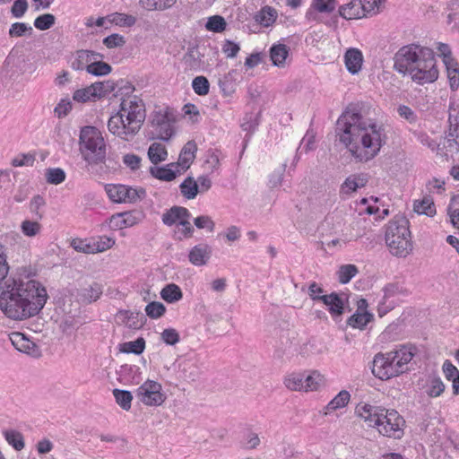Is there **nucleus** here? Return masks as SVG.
I'll list each match as a JSON object with an SVG mask.
<instances>
[{
    "label": "nucleus",
    "instance_id": "f257e3e1",
    "mask_svg": "<svg viewBox=\"0 0 459 459\" xmlns=\"http://www.w3.org/2000/svg\"><path fill=\"white\" fill-rule=\"evenodd\" d=\"M370 112L368 102L350 104L336 122L335 133L339 141L360 162L377 156L387 142L385 128L369 117Z\"/></svg>",
    "mask_w": 459,
    "mask_h": 459
},
{
    "label": "nucleus",
    "instance_id": "f03ea898",
    "mask_svg": "<svg viewBox=\"0 0 459 459\" xmlns=\"http://www.w3.org/2000/svg\"><path fill=\"white\" fill-rule=\"evenodd\" d=\"M47 299V290L37 281H7L0 293V310L11 319L23 320L38 315Z\"/></svg>",
    "mask_w": 459,
    "mask_h": 459
},
{
    "label": "nucleus",
    "instance_id": "7ed1b4c3",
    "mask_svg": "<svg viewBox=\"0 0 459 459\" xmlns=\"http://www.w3.org/2000/svg\"><path fill=\"white\" fill-rule=\"evenodd\" d=\"M146 117L145 105L139 96L120 101L119 110L108 121V131L124 141H131L142 128Z\"/></svg>",
    "mask_w": 459,
    "mask_h": 459
},
{
    "label": "nucleus",
    "instance_id": "20e7f679",
    "mask_svg": "<svg viewBox=\"0 0 459 459\" xmlns=\"http://www.w3.org/2000/svg\"><path fill=\"white\" fill-rule=\"evenodd\" d=\"M416 348L411 344H401L385 353L378 352L373 359L372 374L388 380L408 370V363L413 359Z\"/></svg>",
    "mask_w": 459,
    "mask_h": 459
},
{
    "label": "nucleus",
    "instance_id": "39448f33",
    "mask_svg": "<svg viewBox=\"0 0 459 459\" xmlns=\"http://www.w3.org/2000/svg\"><path fill=\"white\" fill-rule=\"evenodd\" d=\"M79 151L87 169L103 164L107 160V144L101 132L92 126H82L79 134Z\"/></svg>",
    "mask_w": 459,
    "mask_h": 459
},
{
    "label": "nucleus",
    "instance_id": "423d86ee",
    "mask_svg": "<svg viewBox=\"0 0 459 459\" xmlns=\"http://www.w3.org/2000/svg\"><path fill=\"white\" fill-rule=\"evenodd\" d=\"M385 243L390 252L399 257H406L412 250L409 221L403 215H396L385 230Z\"/></svg>",
    "mask_w": 459,
    "mask_h": 459
},
{
    "label": "nucleus",
    "instance_id": "0eeeda50",
    "mask_svg": "<svg viewBox=\"0 0 459 459\" xmlns=\"http://www.w3.org/2000/svg\"><path fill=\"white\" fill-rule=\"evenodd\" d=\"M407 74L411 75L413 82L420 85L435 82L438 77V71L434 51L423 50L422 59Z\"/></svg>",
    "mask_w": 459,
    "mask_h": 459
},
{
    "label": "nucleus",
    "instance_id": "6e6552de",
    "mask_svg": "<svg viewBox=\"0 0 459 459\" xmlns=\"http://www.w3.org/2000/svg\"><path fill=\"white\" fill-rule=\"evenodd\" d=\"M425 49L430 48L419 44H409L402 47L394 57V70L403 75L407 74L422 59L423 50Z\"/></svg>",
    "mask_w": 459,
    "mask_h": 459
},
{
    "label": "nucleus",
    "instance_id": "1a4fd4ad",
    "mask_svg": "<svg viewBox=\"0 0 459 459\" xmlns=\"http://www.w3.org/2000/svg\"><path fill=\"white\" fill-rule=\"evenodd\" d=\"M174 115L169 108L154 111L151 117V126L155 130L153 139L168 142L175 134Z\"/></svg>",
    "mask_w": 459,
    "mask_h": 459
},
{
    "label": "nucleus",
    "instance_id": "9d476101",
    "mask_svg": "<svg viewBox=\"0 0 459 459\" xmlns=\"http://www.w3.org/2000/svg\"><path fill=\"white\" fill-rule=\"evenodd\" d=\"M105 190L112 202L119 204H134L143 200L146 196V191L144 188H134L121 184H108L105 186Z\"/></svg>",
    "mask_w": 459,
    "mask_h": 459
},
{
    "label": "nucleus",
    "instance_id": "9b49d317",
    "mask_svg": "<svg viewBox=\"0 0 459 459\" xmlns=\"http://www.w3.org/2000/svg\"><path fill=\"white\" fill-rule=\"evenodd\" d=\"M136 398L147 406L161 405L167 396L162 393L161 385L154 380H146L135 390Z\"/></svg>",
    "mask_w": 459,
    "mask_h": 459
},
{
    "label": "nucleus",
    "instance_id": "f8f14e48",
    "mask_svg": "<svg viewBox=\"0 0 459 459\" xmlns=\"http://www.w3.org/2000/svg\"><path fill=\"white\" fill-rule=\"evenodd\" d=\"M404 425V419L395 410L386 409L377 428L383 436L401 438L403 436Z\"/></svg>",
    "mask_w": 459,
    "mask_h": 459
},
{
    "label": "nucleus",
    "instance_id": "ddd939ff",
    "mask_svg": "<svg viewBox=\"0 0 459 459\" xmlns=\"http://www.w3.org/2000/svg\"><path fill=\"white\" fill-rule=\"evenodd\" d=\"M348 298L345 293L332 292L329 295H323L321 301L328 307V311L333 318L336 319L342 316L344 313V301Z\"/></svg>",
    "mask_w": 459,
    "mask_h": 459
},
{
    "label": "nucleus",
    "instance_id": "4468645a",
    "mask_svg": "<svg viewBox=\"0 0 459 459\" xmlns=\"http://www.w3.org/2000/svg\"><path fill=\"white\" fill-rule=\"evenodd\" d=\"M197 152V145L195 141H188L181 149L178 160L177 162L169 163V166L178 168L183 173L186 171L194 160L195 159V152Z\"/></svg>",
    "mask_w": 459,
    "mask_h": 459
},
{
    "label": "nucleus",
    "instance_id": "2eb2a0df",
    "mask_svg": "<svg viewBox=\"0 0 459 459\" xmlns=\"http://www.w3.org/2000/svg\"><path fill=\"white\" fill-rule=\"evenodd\" d=\"M103 55L95 52L93 50H88V49H81L77 50L71 61V67L74 70L82 71L86 70L88 72V69L90 67L91 63L93 61V59H102Z\"/></svg>",
    "mask_w": 459,
    "mask_h": 459
},
{
    "label": "nucleus",
    "instance_id": "dca6fc26",
    "mask_svg": "<svg viewBox=\"0 0 459 459\" xmlns=\"http://www.w3.org/2000/svg\"><path fill=\"white\" fill-rule=\"evenodd\" d=\"M212 255V248L206 243L194 246L188 253V260L195 266L206 265Z\"/></svg>",
    "mask_w": 459,
    "mask_h": 459
},
{
    "label": "nucleus",
    "instance_id": "f3484780",
    "mask_svg": "<svg viewBox=\"0 0 459 459\" xmlns=\"http://www.w3.org/2000/svg\"><path fill=\"white\" fill-rule=\"evenodd\" d=\"M11 341L18 351L33 357L39 356V347L32 341L27 339L23 333H13V337H11Z\"/></svg>",
    "mask_w": 459,
    "mask_h": 459
},
{
    "label": "nucleus",
    "instance_id": "a211bd4d",
    "mask_svg": "<svg viewBox=\"0 0 459 459\" xmlns=\"http://www.w3.org/2000/svg\"><path fill=\"white\" fill-rule=\"evenodd\" d=\"M368 181L367 174H353L349 176L341 186V193L350 195L359 188L364 187Z\"/></svg>",
    "mask_w": 459,
    "mask_h": 459
},
{
    "label": "nucleus",
    "instance_id": "6ab92c4d",
    "mask_svg": "<svg viewBox=\"0 0 459 459\" xmlns=\"http://www.w3.org/2000/svg\"><path fill=\"white\" fill-rule=\"evenodd\" d=\"M102 292V286L98 282H93L88 287L78 290L77 299L81 303L91 304L97 301Z\"/></svg>",
    "mask_w": 459,
    "mask_h": 459
},
{
    "label": "nucleus",
    "instance_id": "aec40b11",
    "mask_svg": "<svg viewBox=\"0 0 459 459\" xmlns=\"http://www.w3.org/2000/svg\"><path fill=\"white\" fill-rule=\"evenodd\" d=\"M149 172L153 178L167 182L174 180L183 173L178 168H174L169 164L162 167L152 166Z\"/></svg>",
    "mask_w": 459,
    "mask_h": 459
},
{
    "label": "nucleus",
    "instance_id": "412c9836",
    "mask_svg": "<svg viewBox=\"0 0 459 459\" xmlns=\"http://www.w3.org/2000/svg\"><path fill=\"white\" fill-rule=\"evenodd\" d=\"M344 62L347 70L351 74H358L362 66L363 56L358 48H350L344 55Z\"/></svg>",
    "mask_w": 459,
    "mask_h": 459
},
{
    "label": "nucleus",
    "instance_id": "4be33fe9",
    "mask_svg": "<svg viewBox=\"0 0 459 459\" xmlns=\"http://www.w3.org/2000/svg\"><path fill=\"white\" fill-rule=\"evenodd\" d=\"M202 55L198 49V47H190L183 56V63L186 69L191 71H198L202 67Z\"/></svg>",
    "mask_w": 459,
    "mask_h": 459
},
{
    "label": "nucleus",
    "instance_id": "5701e85b",
    "mask_svg": "<svg viewBox=\"0 0 459 459\" xmlns=\"http://www.w3.org/2000/svg\"><path fill=\"white\" fill-rule=\"evenodd\" d=\"M339 14L346 20L359 19L363 17L361 3L359 0H352L349 4L339 7Z\"/></svg>",
    "mask_w": 459,
    "mask_h": 459
},
{
    "label": "nucleus",
    "instance_id": "b1692460",
    "mask_svg": "<svg viewBox=\"0 0 459 459\" xmlns=\"http://www.w3.org/2000/svg\"><path fill=\"white\" fill-rule=\"evenodd\" d=\"M289 52L290 48L285 44L273 45L270 48V57L273 65L278 67H283Z\"/></svg>",
    "mask_w": 459,
    "mask_h": 459
},
{
    "label": "nucleus",
    "instance_id": "393cba45",
    "mask_svg": "<svg viewBox=\"0 0 459 459\" xmlns=\"http://www.w3.org/2000/svg\"><path fill=\"white\" fill-rule=\"evenodd\" d=\"M277 18L275 9L271 6H264L254 15L255 22L263 26L269 27L274 23Z\"/></svg>",
    "mask_w": 459,
    "mask_h": 459
},
{
    "label": "nucleus",
    "instance_id": "a878e982",
    "mask_svg": "<svg viewBox=\"0 0 459 459\" xmlns=\"http://www.w3.org/2000/svg\"><path fill=\"white\" fill-rule=\"evenodd\" d=\"M350 399V393L346 390H342L324 408V414L327 415L329 412L344 408L349 403Z\"/></svg>",
    "mask_w": 459,
    "mask_h": 459
},
{
    "label": "nucleus",
    "instance_id": "bb28decb",
    "mask_svg": "<svg viewBox=\"0 0 459 459\" xmlns=\"http://www.w3.org/2000/svg\"><path fill=\"white\" fill-rule=\"evenodd\" d=\"M147 154L150 161L154 165L165 161L168 158L166 147L159 143H152L148 149Z\"/></svg>",
    "mask_w": 459,
    "mask_h": 459
},
{
    "label": "nucleus",
    "instance_id": "cd10ccee",
    "mask_svg": "<svg viewBox=\"0 0 459 459\" xmlns=\"http://www.w3.org/2000/svg\"><path fill=\"white\" fill-rule=\"evenodd\" d=\"M160 297L168 303H175L182 299L183 293L177 284L169 283L161 290Z\"/></svg>",
    "mask_w": 459,
    "mask_h": 459
},
{
    "label": "nucleus",
    "instance_id": "c85d7f7f",
    "mask_svg": "<svg viewBox=\"0 0 459 459\" xmlns=\"http://www.w3.org/2000/svg\"><path fill=\"white\" fill-rule=\"evenodd\" d=\"M3 435L7 443L12 446L16 451H21L25 446L23 436L21 432L15 429H4Z\"/></svg>",
    "mask_w": 459,
    "mask_h": 459
},
{
    "label": "nucleus",
    "instance_id": "c756f323",
    "mask_svg": "<svg viewBox=\"0 0 459 459\" xmlns=\"http://www.w3.org/2000/svg\"><path fill=\"white\" fill-rule=\"evenodd\" d=\"M373 314L355 312L348 320L347 325L352 328L364 329L365 326L373 320Z\"/></svg>",
    "mask_w": 459,
    "mask_h": 459
},
{
    "label": "nucleus",
    "instance_id": "7c9ffc66",
    "mask_svg": "<svg viewBox=\"0 0 459 459\" xmlns=\"http://www.w3.org/2000/svg\"><path fill=\"white\" fill-rule=\"evenodd\" d=\"M236 70H231L219 80V86L224 96H230L236 91L234 74Z\"/></svg>",
    "mask_w": 459,
    "mask_h": 459
},
{
    "label": "nucleus",
    "instance_id": "2f4dec72",
    "mask_svg": "<svg viewBox=\"0 0 459 459\" xmlns=\"http://www.w3.org/2000/svg\"><path fill=\"white\" fill-rule=\"evenodd\" d=\"M145 349V340L143 337L137 338L135 341L126 342L120 344L119 351L124 353H133L140 355Z\"/></svg>",
    "mask_w": 459,
    "mask_h": 459
},
{
    "label": "nucleus",
    "instance_id": "473e14b6",
    "mask_svg": "<svg viewBox=\"0 0 459 459\" xmlns=\"http://www.w3.org/2000/svg\"><path fill=\"white\" fill-rule=\"evenodd\" d=\"M181 194L186 199H194L199 193L197 182L192 177H187L179 186Z\"/></svg>",
    "mask_w": 459,
    "mask_h": 459
},
{
    "label": "nucleus",
    "instance_id": "72a5a7b5",
    "mask_svg": "<svg viewBox=\"0 0 459 459\" xmlns=\"http://www.w3.org/2000/svg\"><path fill=\"white\" fill-rule=\"evenodd\" d=\"M112 72V67L109 64L101 61V59H93L88 69V74L94 76L108 75Z\"/></svg>",
    "mask_w": 459,
    "mask_h": 459
},
{
    "label": "nucleus",
    "instance_id": "f704fd0d",
    "mask_svg": "<svg viewBox=\"0 0 459 459\" xmlns=\"http://www.w3.org/2000/svg\"><path fill=\"white\" fill-rule=\"evenodd\" d=\"M413 211L418 214H423L432 217L436 214V207L429 198H423L421 201H415L413 205Z\"/></svg>",
    "mask_w": 459,
    "mask_h": 459
},
{
    "label": "nucleus",
    "instance_id": "c9c22d12",
    "mask_svg": "<svg viewBox=\"0 0 459 459\" xmlns=\"http://www.w3.org/2000/svg\"><path fill=\"white\" fill-rule=\"evenodd\" d=\"M92 84L82 89L76 90L74 92L73 100L76 102L85 103L97 100Z\"/></svg>",
    "mask_w": 459,
    "mask_h": 459
},
{
    "label": "nucleus",
    "instance_id": "e433bc0d",
    "mask_svg": "<svg viewBox=\"0 0 459 459\" xmlns=\"http://www.w3.org/2000/svg\"><path fill=\"white\" fill-rule=\"evenodd\" d=\"M359 269L355 264H343L339 267L337 271L338 281L342 284L348 283L357 273Z\"/></svg>",
    "mask_w": 459,
    "mask_h": 459
},
{
    "label": "nucleus",
    "instance_id": "4c0bfd02",
    "mask_svg": "<svg viewBox=\"0 0 459 459\" xmlns=\"http://www.w3.org/2000/svg\"><path fill=\"white\" fill-rule=\"evenodd\" d=\"M9 37L19 38L24 36H31L33 34V29L30 25L25 22H14L11 25L9 31Z\"/></svg>",
    "mask_w": 459,
    "mask_h": 459
},
{
    "label": "nucleus",
    "instance_id": "58836bf2",
    "mask_svg": "<svg viewBox=\"0 0 459 459\" xmlns=\"http://www.w3.org/2000/svg\"><path fill=\"white\" fill-rule=\"evenodd\" d=\"M286 387L292 391H305L304 374L293 373L286 377L284 380Z\"/></svg>",
    "mask_w": 459,
    "mask_h": 459
},
{
    "label": "nucleus",
    "instance_id": "ea45409f",
    "mask_svg": "<svg viewBox=\"0 0 459 459\" xmlns=\"http://www.w3.org/2000/svg\"><path fill=\"white\" fill-rule=\"evenodd\" d=\"M96 98L100 99L116 91L117 84L113 81L97 82L92 83Z\"/></svg>",
    "mask_w": 459,
    "mask_h": 459
},
{
    "label": "nucleus",
    "instance_id": "a19ab883",
    "mask_svg": "<svg viewBox=\"0 0 459 459\" xmlns=\"http://www.w3.org/2000/svg\"><path fill=\"white\" fill-rule=\"evenodd\" d=\"M113 394L117 403L125 411H129L133 400V395L130 391L114 389Z\"/></svg>",
    "mask_w": 459,
    "mask_h": 459
},
{
    "label": "nucleus",
    "instance_id": "79ce46f5",
    "mask_svg": "<svg viewBox=\"0 0 459 459\" xmlns=\"http://www.w3.org/2000/svg\"><path fill=\"white\" fill-rule=\"evenodd\" d=\"M45 177L48 184L59 185L65 180V172L60 168H50L46 169Z\"/></svg>",
    "mask_w": 459,
    "mask_h": 459
},
{
    "label": "nucleus",
    "instance_id": "37998d69",
    "mask_svg": "<svg viewBox=\"0 0 459 459\" xmlns=\"http://www.w3.org/2000/svg\"><path fill=\"white\" fill-rule=\"evenodd\" d=\"M429 385L427 389V394L430 397H437L445 391V385L441 378L437 376L429 377Z\"/></svg>",
    "mask_w": 459,
    "mask_h": 459
},
{
    "label": "nucleus",
    "instance_id": "c03bdc74",
    "mask_svg": "<svg viewBox=\"0 0 459 459\" xmlns=\"http://www.w3.org/2000/svg\"><path fill=\"white\" fill-rule=\"evenodd\" d=\"M192 88L197 95L204 96L209 93L210 82L205 76H196L192 81Z\"/></svg>",
    "mask_w": 459,
    "mask_h": 459
},
{
    "label": "nucleus",
    "instance_id": "a18cd8bd",
    "mask_svg": "<svg viewBox=\"0 0 459 459\" xmlns=\"http://www.w3.org/2000/svg\"><path fill=\"white\" fill-rule=\"evenodd\" d=\"M227 23L225 19L221 15H213L208 18L205 28L209 31L222 32L226 29Z\"/></svg>",
    "mask_w": 459,
    "mask_h": 459
},
{
    "label": "nucleus",
    "instance_id": "49530a36",
    "mask_svg": "<svg viewBox=\"0 0 459 459\" xmlns=\"http://www.w3.org/2000/svg\"><path fill=\"white\" fill-rule=\"evenodd\" d=\"M165 312L166 307L161 302L159 301L150 302L145 307L146 315L152 319L161 317L165 314Z\"/></svg>",
    "mask_w": 459,
    "mask_h": 459
},
{
    "label": "nucleus",
    "instance_id": "de8ad7c7",
    "mask_svg": "<svg viewBox=\"0 0 459 459\" xmlns=\"http://www.w3.org/2000/svg\"><path fill=\"white\" fill-rule=\"evenodd\" d=\"M336 4V0H313L311 7L318 13H331L334 11Z\"/></svg>",
    "mask_w": 459,
    "mask_h": 459
},
{
    "label": "nucleus",
    "instance_id": "09e8293b",
    "mask_svg": "<svg viewBox=\"0 0 459 459\" xmlns=\"http://www.w3.org/2000/svg\"><path fill=\"white\" fill-rule=\"evenodd\" d=\"M55 22L56 17L53 14L44 13L34 20V26L40 30H46L50 29Z\"/></svg>",
    "mask_w": 459,
    "mask_h": 459
},
{
    "label": "nucleus",
    "instance_id": "8fccbe9b",
    "mask_svg": "<svg viewBox=\"0 0 459 459\" xmlns=\"http://www.w3.org/2000/svg\"><path fill=\"white\" fill-rule=\"evenodd\" d=\"M446 139L449 148L459 149V123L449 124Z\"/></svg>",
    "mask_w": 459,
    "mask_h": 459
},
{
    "label": "nucleus",
    "instance_id": "3c124183",
    "mask_svg": "<svg viewBox=\"0 0 459 459\" xmlns=\"http://www.w3.org/2000/svg\"><path fill=\"white\" fill-rule=\"evenodd\" d=\"M221 157V152L218 149H210L207 151L205 163L212 171L219 169Z\"/></svg>",
    "mask_w": 459,
    "mask_h": 459
},
{
    "label": "nucleus",
    "instance_id": "603ef678",
    "mask_svg": "<svg viewBox=\"0 0 459 459\" xmlns=\"http://www.w3.org/2000/svg\"><path fill=\"white\" fill-rule=\"evenodd\" d=\"M115 245V239L107 236L99 238V240L93 241L91 246L93 248V254L104 252Z\"/></svg>",
    "mask_w": 459,
    "mask_h": 459
},
{
    "label": "nucleus",
    "instance_id": "864d4df0",
    "mask_svg": "<svg viewBox=\"0 0 459 459\" xmlns=\"http://www.w3.org/2000/svg\"><path fill=\"white\" fill-rule=\"evenodd\" d=\"M384 299L393 300L392 299L399 294H404L405 290L398 282H390L383 288Z\"/></svg>",
    "mask_w": 459,
    "mask_h": 459
},
{
    "label": "nucleus",
    "instance_id": "5fc2aeb1",
    "mask_svg": "<svg viewBox=\"0 0 459 459\" xmlns=\"http://www.w3.org/2000/svg\"><path fill=\"white\" fill-rule=\"evenodd\" d=\"M117 84V91L115 93L116 97L120 96L121 100L125 98H127L129 96H134L133 92L134 91V85L126 81L121 80L118 82H116Z\"/></svg>",
    "mask_w": 459,
    "mask_h": 459
},
{
    "label": "nucleus",
    "instance_id": "6e6d98bb",
    "mask_svg": "<svg viewBox=\"0 0 459 459\" xmlns=\"http://www.w3.org/2000/svg\"><path fill=\"white\" fill-rule=\"evenodd\" d=\"M447 74L452 91H456L459 87V67L457 63L446 65Z\"/></svg>",
    "mask_w": 459,
    "mask_h": 459
},
{
    "label": "nucleus",
    "instance_id": "4d7b16f0",
    "mask_svg": "<svg viewBox=\"0 0 459 459\" xmlns=\"http://www.w3.org/2000/svg\"><path fill=\"white\" fill-rule=\"evenodd\" d=\"M21 229L25 236L34 237L40 231L41 225L38 221L26 220L22 222Z\"/></svg>",
    "mask_w": 459,
    "mask_h": 459
},
{
    "label": "nucleus",
    "instance_id": "13d9d810",
    "mask_svg": "<svg viewBox=\"0 0 459 459\" xmlns=\"http://www.w3.org/2000/svg\"><path fill=\"white\" fill-rule=\"evenodd\" d=\"M375 410L376 411H372L368 418L362 419L368 427L377 428V426L379 425V422H381V419L386 409L381 406H375Z\"/></svg>",
    "mask_w": 459,
    "mask_h": 459
},
{
    "label": "nucleus",
    "instance_id": "bf43d9fd",
    "mask_svg": "<svg viewBox=\"0 0 459 459\" xmlns=\"http://www.w3.org/2000/svg\"><path fill=\"white\" fill-rule=\"evenodd\" d=\"M160 339L167 345H175L180 341V336L176 329L167 328L160 333Z\"/></svg>",
    "mask_w": 459,
    "mask_h": 459
},
{
    "label": "nucleus",
    "instance_id": "052dcab7",
    "mask_svg": "<svg viewBox=\"0 0 459 459\" xmlns=\"http://www.w3.org/2000/svg\"><path fill=\"white\" fill-rule=\"evenodd\" d=\"M125 43H126L125 37L120 34H117V33H113V34L108 35V37L103 39V44L108 48L122 47L125 45Z\"/></svg>",
    "mask_w": 459,
    "mask_h": 459
},
{
    "label": "nucleus",
    "instance_id": "680f3d73",
    "mask_svg": "<svg viewBox=\"0 0 459 459\" xmlns=\"http://www.w3.org/2000/svg\"><path fill=\"white\" fill-rule=\"evenodd\" d=\"M194 223L198 229H206L209 232H212L215 228V223L208 215H201L194 220Z\"/></svg>",
    "mask_w": 459,
    "mask_h": 459
},
{
    "label": "nucleus",
    "instance_id": "e2e57ef3",
    "mask_svg": "<svg viewBox=\"0 0 459 459\" xmlns=\"http://www.w3.org/2000/svg\"><path fill=\"white\" fill-rule=\"evenodd\" d=\"M361 3V9L363 16L368 13H377L379 12V4L381 0H359Z\"/></svg>",
    "mask_w": 459,
    "mask_h": 459
},
{
    "label": "nucleus",
    "instance_id": "0e129e2a",
    "mask_svg": "<svg viewBox=\"0 0 459 459\" xmlns=\"http://www.w3.org/2000/svg\"><path fill=\"white\" fill-rule=\"evenodd\" d=\"M258 125V119L253 114H247L243 118V122L241 123V128L243 131H247L252 134L255 131Z\"/></svg>",
    "mask_w": 459,
    "mask_h": 459
},
{
    "label": "nucleus",
    "instance_id": "69168bd1",
    "mask_svg": "<svg viewBox=\"0 0 459 459\" xmlns=\"http://www.w3.org/2000/svg\"><path fill=\"white\" fill-rule=\"evenodd\" d=\"M177 221L179 222L178 209V206H172L167 210L162 215V222L167 226H172Z\"/></svg>",
    "mask_w": 459,
    "mask_h": 459
},
{
    "label": "nucleus",
    "instance_id": "338daca9",
    "mask_svg": "<svg viewBox=\"0 0 459 459\" xmlns=\"http://www.w3.org/2000/svg\"><path fill=\"white\" fill-rule=\"evenodd\" d=\"M285 169H286V164L284 163L279 169L274 170L270 175L268 184L271 188H274V187H277L281 185L283 177H284Z\"/></svg>",
    "mask_w": 459,
    "mask_h": 459
},
{
    "label": "nucleus",
    "instance_id": "774afa93",
    "mask_svg": "<svg viewBox=\"0 0 459 459\" xmlns=\"http://www.w3.org/2000/svg\"><path fill=\"white\" fill-rule=\"evenodd\" d=\"M27 0H15L12 8L11 13L14 18H22L28 10Z\"/></svg>",
    "mask_w": 459,
    "mask_h": 459
}]
</instances>
